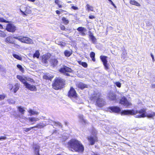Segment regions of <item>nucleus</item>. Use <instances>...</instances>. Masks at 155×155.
Segmentation results:
<instances>
[{"label":"nucleus","instance_id":"obj_1","mask_svg":"<svg viewBox=\"0 0 155 155\" xmlns=\"http://www.w3.org/2000/svg\"><path fill=\"white\" fill-rule=\"evenodd\" d=\"M68 148L71 151L78 153H82L84 147L81 142L76 139H72L67 142Z\"/></svg>","mask_w":155,"mask_h":155},{"label":"nucleus","instance_id":"obj_2","mask_svg":"<svg viewBox=\"0 0 155 155\" xmlns=\"http://www.w3.org/2000/svg\"><path fill=\"white\" fill-rule=\"evenodd\" d=\"M146 113V109L143 108L139 110H135L133 109L123 110L121 113V114L122 115H135L136 118H140L145 117Z\"/></svg>","mask_w":155,"mask_h":155},{"label":"nucleus","instance_id":"obj_3","mask_svg":"<svg viewBox=\"0 0 155 155\" xmlns=\"http://www.w3.org/2000/svg\"><path fill=\"white\" fill-rule=\"evenodd\" d=\"M66 80L61 78L56 77L54 80L52 86L53 89L58 90L64 87Z\"/></svg>","mask_w":155,"mask_h":155},{"label":"nucleus","instance_id":"obj_4","mask_svg":"<svg viewBox=\"0 0 155 155\" xmlns=\"http://www.w3.org/2000/svg\"><path fill=\"white\" fill-rule=\"evenodd\" d=\"M101 94L96 93L92 95L90 98L92 100H96L95 105L99 107H103L106 104L104 100L101 97Z\"/></svg>","mask_w":155,"mask_h":155},{"label":"nucleus","instance_id":"obj_5","mask_svg":"<svg viewBox=\"0 0 155 155\" xmlns=\"http://www.w3.org/2000/svg\"><path fill=\"white\" fill-rule=\"evenodd\" d=\"M17 78L22 83L25 87L31 91H36L37 90L36 86L31 85L28 83L26 81V77H23L20 75H17Z\"/></svg>","mask_w":155,"mask_h":155},{"label":"nucleus","instance_id":"obj_6","mask_svg":"<svg viewBox=\"0 0 155 155\" xmlns=\"http://www.w3.org/2000/svg\"><path fill=\"white\" fill-rule=\"evenodd\" d=\"M68 96L74 101L78 99V95L74 88L72 86L70 87L68 94Z\"/></svg>","mask_w":155,"mask_h":155},{"label":"nucleus","instance_id":"obj_7","mask_svg":"<svg viewBox=\"0 0 155 155\" xmlns=\"http://www.w3.org/2000/svg\"><path fill=\"white\" fill-rule=\"evenodd\" d=\"M58 71L61 73L67 76H70V75L69 73H72L73 71V70L71 68L65 65L60 68Z\"/></svg>","mask_w":155,"mask_h":155},{"label":"nucleus","instance_id":"obj_8","mask_svg":"<svg viewBox=\"0 0 155 155\" xmlns=\"http://www.w3.org/2000/svg\"><path fill=\"white\" fill-rule=\"evenodd\" d=\"M15 38L22 43L28 44H32L33 43L32 40L27 37L20 36Z\"/></svg>","mask_w":155,"mask_h":155},{"label":"nucleus","instance_id":"obj_9","mask_svg":"<svg viewBox=\"0 0 155 155\" xmlns=\"http://www.w3.org/2000/svg\"><path fill=\"white\" fill-rule=\"evenodd\" d=\"M119 103L126 107H130L132 105V104L129 102L125 96L121 97L120 99Z\"/></svg>","mask_w":155,"mask_h":155},{"label":"nucleus","instance_id":"obj_10","mask_svg":"<svg viewBox=\"0 0 155 155\" xmlns=\"http://www.w3.org/2000/svg\"><path fill=\"white\" fill-rule=\"evenodd\" d=\"M87 139L89 142V144L91 145H94L95 143L98 141V138L96 134L94 136H88L87 138Z\"/></svg>","mask_w":155,"mask_h":155},{"label":"nucleus","instance_id":"obj_11","mask_svg":"<svg viewBox=\"0 0 155 155\" xmlns=\"http://www.w3.org/2000/svg\"><path fill=\"white\" fill-rule=\"evenodd\" d=\"M108 111L110 113H115L116 114H119L120 113L121 114V109L120 108L117 106H113L108 107Z\"/></svg>","mask_w":155,"mask_h":155},{"label":"nucleus","instance_id":"obj_12","mask_svg":"<svg viewBox=\"0 0 155 155\" xmlns=\"http://www.w3.org/2000/svg\"><path fill=\"white\" fill-rule=\"evenodd\" d=\"M16 29V27L12 23H8L6 25L5 30L9 32L14 33Z\"/></svg>","mask_w":155,"mask_h":155},{"label":"nucleus","instance_id":"obj_13","mask_svg":"<svg viewBox=\"0 0 155 155\" xmlns=\"http://www.w3.org/2000/svg\"><path fill=\"white\" fill-rule=\"evenodd\" d=\"M51 56L50 53H48L43 54L41 57V61L42 63L44 64L48 63V60Z\"/></svg>","mask_w":155,"mask_h":155},{"label":"nucleus","instance_id":"obj_14","mask_svg":"<svg viewBox=\"0 0 155 155\" xmlns=\"http://www.w3.org/2000/svg\"><path fill=\"white\" fill-rule=\"evenodd\" d=\"M107 57L104 55H101L100 56V58L103 63L104 67L105 69L107 70L109 69V68L107 64Z\"/></svg>","mask_w":155,"mask_h":155},{"label":"nucleus","instance_id":"obj_15","mask_svg":"<svg viewBox=\"0 0 155 155\" xmlns=\"http://www.w3.org/2000/svg\"><path fill=\"white\" fill-rule=\"evenodd\" d=\"M17 37H13L12 36H9L6 37L5 41L7 43L15 45V41L14 39H15V38Z\"/></svg>","mask_w":155,"mask_h":155},{"label":"nucleus","instance_id":"obj_16","mask_svg":"<svg viewBox=\"0 0 155 155\" xmlns=\"http://www.w3.org/2000/svg\"><path fill=\"white\" fill-rule=\"evenodd\" d=\"M77 31L79 32L80 35L84 36L86 35L87 29L84 27H80L77 28Z\"/></svg>","mask_w":155,"mask_h":155},{"label":"nucleus","instance_id":"obj_17","mask_svg":"<svg viewBox=\"0 0 155 155\" xmlns=\"http://www.w3.org/2000/svg\"><path fill=\"white\" fill-rule=\"evenodd\" d=\"M20 12H21V14L25 16H27L29 14H30L31 13V11L30 9V8L29 6H27L25 8V12L20 10Z\"/></svg>","mask_w":155,"mask_h":155},{"label":"nucleus","instance_id":"obj_18","mask_svg":"<svg viewBox=\"0 0 155 155\" xmlns=\"http://www.w3.org/2000/svg\"><path fill=\"white\" fill-rule=\"evenodd\" d=\"M109 100L111 101H116L117 100V95L113 92H110L108 94Z\"/></svg>","mask_w":155,"mask_h":155},{"label":"nucleus","instance_id":"obj_19","mask_svg":"<svg viewBox=\"0 0 155 155\" xmlns=\"http://www.w3.org/2000/svg\"><path fill=\"white\" fill-rule=\"evenodd\" d=\"M76 86L77 87L81 90H83L84 88L88 87V86L87 85L83 83L82 82H79L76 84Z\"/></svg>","mask_w":155,"mask_h":155},{"label":"nucleus","instance_id":"obj_20","mask_svg":"<svg viewBox=\"0 0 155 155\" xmlns=\"http://www.w3.org/2000/svg\"><path fill=\"white\" fill-rule=\"evenodd\" d=\"M35 147L33 148L34 150V155H41L39 151L40 146L37 145V144H35Z\"/></svg>","mask_w":155,"mask_h":155},{"label":"nucleus","instance_id":"obj_21","mask_svg":"<svg viewBox=\"0 0 155 155\" xmlns=\"http://www.w3.org/2000/svg\"><path fill=\"white\" fill-rule=\"evenodd\" d=\"M89 37L90 38L91 40L92 41V42L94 43H95L97 41V39L94 36L92 33L90 31L89 32Z\"/></svg>","mask_w":155,"mask_h":155},{"label":"nucleus","instance_id":"obj_22","mask_svg":"<svg viewBox=\"0 0 155 155\" xmlns=\"http://www.w3.org/2000/svg\"><path fill=\"white\" fill-rule=\"evenodd\" d=\"M51 65L54 67L57 66L58 63V61L57 59L53 58L51 59Z\"/></svg>","mask_w":155,"mask_h":155},{"label":"nucleus","instance_id":"obj_23","mask_svg":"<svg viewBox=\"0 0 155 155\" xmlns=\"http://www.w3.org/2000/svg\"><path fill=\"white\" fill-rule=\"evenodd\" d=\"M28 119L29 120V121L30 122H33V123L32 124H33L35 123V122L37 121H38L39 120V119H38V118H36L34 117H29L28 118Z\"/></svg>","mask_w":155,"mask_h":155},{"label":"nucleus","instance_id":"obj_24","mask_svg":"<svg viewBox=\"0 0 155 155\" xmlns=\"http://www.w3.org/2000/svg\"><path fill=\"white\" fill-rule=\"evenodd\" d=\"M45 125L44 124H42L41 123H39L37 124L36 125L33 127V128H43L45 126Z\"/></svg>","mask_w":155,"mask_h":155},{"label":"nucleus","instance_id":"obj_25","mask_svg":"<svg viewBox=\"0 0 155 155\" xmlns=\"http://www.w3.org/2000/svg\"><path fill=\"white\" fill-rule=\"evenodd\" d=\"M64 54L65 56L69 57L72 54V51H70L68 50H65L64 51Z\"/></svg>","mask_w":155,"mask_h":155},{"label":"nucleus","instance_id":"obj_26","mask_svg":"<svg viewBox=\"0 0 155 155\" xmlns=\"http://www.w3.org/2000/svg\"><path fill=\"white\" fill-rule=\"evenodd\" d=\"M130 4L135 5L137 6H140V4L135 0H130Z\"/></svg>","mask_w":155,"mask_h":155},{"label":"nucleus","instance_id":"obj_27","mask_svg":"<svg viewBox=\"0 0 155 155\" xmlns=\"http://www.w3.org/2000/svg\"><path fill=\"white\" fill-rule=\"evenodd\" d=\"M90 57L92 59V60L95 62L96 61V59L95 58V53L94 52L92 51L90 52Z\"/></svg>","mask_w":155,"mask_h":155},{"label":"nucleus","instance_id":"obj_28","mask_svg":"<svg viewBox=\"0 0 155 155\" xmlns=\"http://www.w3.org/2000/svg\"><path fill=\"white\" fill-rule=\"evenodd\" d=\"M40 54L38 50H36L35 51V53L33 55V58H39Z\"/></svg>","mask_w":155,"mask_h":155},{"label":"nucleus","instance_id":"obj_29","mask_svg":"<svg viewBox=\"0 0 155 155\" xmlns=\"http://www.w3.org/2000/svg\"><path fill=\"white\" fill-rule=\"evenodd\" d=\"M86 6V10L88 11H93L94 8L92 6L89 5V4H87Z\"/></svg>","mask_w":155,"mask_h":155},{"label":"nucleus","instance_id":"obj_30","mask_svg":"<svg viewBox=\"0 0 155 155\" xmlns=\"http://www.w3.org/2000/svg\"><path fill=\"white\" fill-rule=\"evenodd\" d=\"M28 112L30 114V115L31 116L34 115H38L39 114L38 112L36 111H34L31 109H30L28 111Z\"/></svg>","mask_w":155,"mask_h":155},{"label":"nucleus","instance_id":"obj_31","mask_svg":"<svg viewBox=\"0 0 155 155\" xmlns=\"http://www.w3.org/2000/svg\"><path fill=\"white\" fill-rule=\"evenodd\" d=\"M145 115L146 117H147L148 118H153L155 116V112H153L151 114H148L146 113Z\"/></svg>","mask_w":155,"mask_h":155},{"label":"nucleus","instance_id":"obj_32","mask_svg":"<svg viewBox=\"0 0 155 155\" xmlns=\"http://www.w3.org/2000/svg\"><path fill=\"white\" fill-rule=\"evenodd\" d=\"M78 62L79 64L81 65L84 68H86L87 67V64L85 62H81V61H78Z\"/></svg>","mask_w":155,"mask_h":155},{"label":"nucleus","instance_id":"obj_33","mask_svg":"<svg viewBox=\"0 0 155 155\" xmlns=\"http://www.w3.org/2000/svg\"><path fill=\"white\" fill-rule=\"evenodd\" d=\"M15 87L14 88L13 91L14 93H16L19 88V85L18 83H16L15 85Z\"/></svg>","mask_w":155,"mask_h":155},{"label":"nucleus","instance_id":"obj_34","mask_svg":"<svg viewBox=\"0 0 155 155\" xmlns=\"http://www.w3.org/2000/svg\"><path fill=\"white\" fill-rule=\"evenodd\" d=\"M52 78V77L46 74H44L43 76V78L45 80H51Z\"/></svg>","mask_w":155,"mask_h":155},{"label":"nucleus","instance_id":"obj_35","mask_svg":"<svg viewBox=\"0 0 155 155\" xmlns=\"http://www.w3.org/2000/svg\"><path fill=\"white\" fill-rule=\"evenodd\" d=\"M60 0H55L54 2L57 5L59 8H61L62 7V5L60 4Z\"/></svg>","mask_w":155,"mask_h":155},{"label":"nucleus","instance_id":"obj_36","mask_svg":"<svg viewBox=\"0 0 155 155\" xmlns=\"http://www.w3.org/2000/svg\"><path fill=\"white\" fill-rule=\"evenodd\" d=\"M13 56L14 58L18 60L21 61L22 60V58L21 57L16 54H13Z\"/></svg>","mask_w":155,"mask_h":155},{"label":"nucleus","instance_id":"obj_37","mask_svg":"<svg viewBox=\"0 0 155 155\" xmlns=\"http://www.w3.org/2000/svg\"><path fill=\"white\" fill-rule=\"evenodd\" d=\"M18 109L21 114H23L24 113L25 110L23 107H22L21 106H19L18 107Z\"/></svg>","mask_w":155,"mask_h":155},{"label":"nucleus","instance_id":"obj_38","mask_svg":"<svg viewBox=\"0 0 155 155\" xmlns=\"http://www.w3.org/2000/svg\"><path fill=\"white\" fill-rule=\"evenodd\" d=\"M62 20L63 23L65 25H67L69 23L68 20L64 17H63L62 18Z\"/></svg>","mask_w":155,"mask_h":155},{"label":"nucleus","instance_id":"obj_39","mask_svg":"<svg viewBox=\"0 0 155 155\" xmlns=\"http://www.w3.org/2000/svg\"><path fill=\"white\" fill-rule=\"evenodd\" d=\"M6 97V94H0V101L4 100Z\"/></svg>","mask_w":155,"mask_h":155},{"label":"nucleus","instance_id":"obj_40","mask_svg":"<svg viewBox=\"0 0 155 155\" xmlns=\"http://www.w3.org/2000/svg\"><path fill=\"white\" fill-rule=\"evenodd\" d=\"M17 67L19 69V70L22 72L24 71V69L22 66L20 64H18L17 65Z\"/></svg>","mask_w":155,"mask_h":155},{"label":"nucleus","instance_id":"obj_41","mask_svg":"<svg viewBox=\"0 0 155 155\" xmlns=\"http://www.w3.org/2000/svg\"><path fill=\"white\" fill-rule=\"evenodd\" d=\"M0 22L9 23V21H8L6 20L2 17H0Z\"/></svg>","mask_w":155,"mask_h":155},{"label":"nucleus","instance_id":"obj_42","mask_svg":"<svg viewBox=\"0 0 155 155\" xmlns=\"http://www.w3.org/2000/svg\"><path fill=\"white\" fill-rule=\"evenodd\" d=\"M27 81H30L31 83H34L35 82V80L30 78H25Z\"/></svg>","mask_w":155,"mask_h":155},{"label":"nucleus","instance_id":"obj_43","mask_svg":"<svg viewBox=\"0 0 155 155\" xmlns=\"http://www.w3.org/2000/svg\"><path fill=\"white\" fill-rule=\"evenodd\" d=\"M115 85L118 87L120 88L121 87V84L119 82H116L115 83Z\"/></svg>","mask_w":155,"mask_h":155},{"label":"nucleus","instance_id":"obj_44","mask_svg":"<svg viewBox=\"0 0 155 155\" xmlns=\"http://www.w3.org/2000/svg\"><path fill=\"white\" fill-rule=\"evenodd\" d=\"M32 128H33V127L29 128H26L24 130V131L25 132H28Z\"/></svg>","mask_w":155,"mask_h":155},{"label":"nucleus","instance_id":"obj_45","mask_svg":"<svg viewBox=\"0 0 155 155\" xmlns=\"http://www.w3.org/2000/svg\"><path fill=\"white\" fill-rule=\"evenodd\" d=\"M60 28L61 30L64 31L65 30V28L64 25H62L60 26Z\"/></svg>","mask_w":155,"mask_h":155},{"label":"nucleus","instance_id":"obj_46","mask_svg":"<svg viewBox=\"0 0 155 155\" xmlns=\"http://www.w3.org/2000/svg\"><path fill=\"white\" fill-rule=\"evenodd\" d=\"M109 2H110L111 4L113 6H114L115 8H116V6L115 5V4L111 0H108Z\"/></svg>","mask_w":155,"mask_h":155},{"label":"nucleus","instance_id":"obj_47","mask_svg":"<svg viewBox=\"0 0 155 155\" xmlns=\"http://www.w3.org/2000/svg\"><path fill=\"white\" fill-rule=\"evenodd\" d=\"M6 136H1V137H0V140H4L6 139Z\"/></svg>","mask_w":155,"mask_h":155},{"label":"nucleus","instance_id":"obj_48","mask_svg":"<svg viewBox=\"0 0 155 155\" xmlns=\"http://www.w3.org/2000/svg\"><path fill=\"white\" fill-rule=\"evenodd\" d=\"M56 124L58 125L60 127H62V125L59 122H57L56 123Z\"/></svg>","mask_w":155,"mask_h":155},{"label":"nucleus","instance_id":"obj_49","mask_svg":"<svg viewBox=\"0 0 155 155\" xmlns=\"http://www.w3.org/2000/svg\"><path fill=\"white\" fill-rule=\"evenodd\" d=\"M89 18L90 19H93L95 18V17L94 15H90L89 16Z\"/></svg>","mask_w":155,"mask_h":155},{"label":"nucleus","instance_id":"obj_50","mask_svg":"<svg viewBox=\"0 0 155 155\" xmlns=\"http://www.w3.org/2000/svg\"><path fill=\"white\" fill-rule=\"evenodd\" d=\"M79 118L82 121V120H83V115H80L79 116Z\"/></svg>","mask_w":155,"mask_h":155},{"label":"nucleus","instance_id":"obj_51","mask_svg":"<svg viewBox=\"0 0 155 155\" xmlns=\"http://www.w3.org/2000/svg\"><path fill=\"white\" fill-rule=\"evenodd\" d=\"M71 8L74 10H78V8L76 6H72L71 7Z\"/></svg>","mask_w":155,"mask_h":155},{"label":"nucleus","instance_id":"obj_52","mask_svg":"<svg viewBox=\"0 0 155 155\" xmlns=\"http://www.w3.org/2000/svg\"><path fill=\"white\" fill-rule=\"evenodd\" d=\"M55 12L58 15H59L61 13L58 10H56Z\"/></svg>","mask_w":155,"mask_h":155},{"label":"nucleus","instance_id":"obj_53","mask_svg":"<svg viewBox=\"0 0 155 155\" xmlns=\"http://www.w3.org/2000/svg\"><path fill=\"white\" fill-rule=\"evenodd\" d=\"M150 55L152 58L153 61H155V60H154V57L153 55V54L152 53H151Z\"/></svg>","mask_w":155,"mask_h":155},{"label":"nucleus","instance_id":"obj_54","mask_svg":"<svg viewBox=\"0 0 155 155\" xmlns=\"http://www.w3.org/2000/svg\"><path fill=\"white\" fill-rule=\"evenodd\" d=\"M151 87L152 88H155V84H152L151 85Z\"/></svg>","mask_w":155,"mask_h":155},{"label":"nucleus","instance_id":"obj_55","mask_svg":"<svg viewBox=\"0 0 155 155\" xmlns=\"http://www.w3.org/2000/svg\"><path fill=\"white\" fill-rule=\"evenodd\" d=\"M64 124L66 125V126H68V123L67 121H65L64 122Z\"/></svg>","mask_w":155,"mask_h":155},{"label":"nucleus","instance_id":"obj_56","mask_svg":"<svg viewBox=\"0 0 155 155\" xmlns=\"http://www.w3.org/2000/svg\"><path fill=\"white\" fill-rule=\"evenodd\" d=\"M3 28L2 25L0 24V29H3Z\"/></svg>","mask_w":155,"mask_h":155},{"label":"nucleus","instance_id":"obj_57","mask_svg":"<svg viewBox=\"0 0 155 155\" xmlns=\"http://www.w3.org/2000/svg\"><path fill=\"white\" fill-rule=\"evenodd\" d=\"M2 34H3V37H5L6 36V34L4 32H2Z\"/></svg>","mask_w":155,"mask_h":155},{"label":"nucleus","instance_id":"obj_58","mask_svg":"<svg viewBox=\"0 0 155 155\" xmlns=\"http://www.w3.org/2000/svg\"><path fill=\"white\" fill-rule=\"evenodd\" d=\"M82 121H83L85 124H86V120H84V119H83V120H82Z\"/></svg>","mask_w":155,"mask_h":155},{"label":"nucleus","instance_id":"obj_59","mask_svg":"<svg viewBox=\"0 0 155 155\" xmlns=\"http://www.w3.org/2000/svg\"><path fill=\"white\" fill-rule=\"evenodd\" d=\"M28 1H30V2H34L35 0H28Z\"/></svg>","mask_w":155,"mask_h":155},{"label":"nucleus","instance_id":"obj_60","mask_svg":"<svg viewBox=\"0 0 155 155\" xmlns=\"http://www.w3.org/2000/svg\"><path fill=\"white\" fill-rule=\"evenodd\" d=\"M91 155H100L99 154H98V153H94V154H92Z\"/></svg>","mask_w":155,"mask_h":155},{"label":"nucleus","instance_id":"obj_61","mask_svg":"<svg viewBox=\"0 0 155 155\" xmlns=\"http://www.w3.org/2000/svg\"><path fill=\"white\" fill-rule=\"evenodd\" d=\"M64 11V10H62V12H63Z\"/></svg>","mask_w":155,"mask_h":155}]
</instances>
